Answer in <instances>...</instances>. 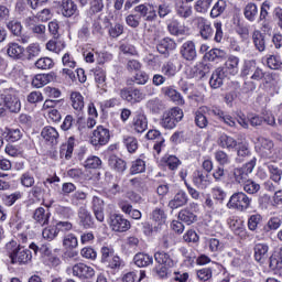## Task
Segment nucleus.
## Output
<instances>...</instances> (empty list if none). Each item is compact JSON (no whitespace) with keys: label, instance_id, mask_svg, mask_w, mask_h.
<instances>
[{"label":"nucleus","instance_id":"nucleus-1","mask_svg":"<svg viewBox=\"0 0 282 282\" xmlns=\"http://www.w3.org/2000/svg\"><path fill=\"white\" fill-rule=\"evenodd\" d=\"M11 263H19L20 265H25L32 261V251L24 247L19 246L17 241L11 240L6 246Z\"/></svg>","mask_w":282,"mask_h":282},{"label":"nucleus","instance_id":"nucleus-2","mask_svg":"<svg viewBox=\"0 0 282 282\" xmlns=\"http://www.w3.org/2000/svg\"><path fill=\"white\" fill-rule=\"evenodd\" d=\"M4 111L11 113H19L21 111V99L17 95L1 94L0 95V116H3Z\"/></svg>","mask_w":282,"mask_h":282},{"label":"nucleus","instance_id":"nucleus-3","mask_svg":"<svg viewBox=\"0 0 282 282\" xmlns=\"http://www.w3.org/2000/svg\"><path fill=\"white\" fill-rule=\"evenodd\" d=\"M257 166V161L252 159L250 162L246 163L242 167H236L232 171L231 177L236 184H243L250 180V174L254 171Z\"/></svg>","mask_w":282,"mask_h":282},{"label":"nucleus","instance_id":"nucleus-4","mask_svg":"<svg viewBox=\"0 0 282 282\" xmlns=\"http://www.w3.org/2000/svg\"><path fill=\"white\" fill-rule=\"evenodd\" d=\"M184 118V112L180 108H173L163 113L161 126L163 129H175L177 122Z\"/></svg>","mask_w":282,"mask_h":282},{"label":"nucleus","instance_id":"nucleus-5","mask_svg":"<svg viewBox=\"0 0 282 282\" xmlns=\"http://www.w3.org/2000/svg\"><path fill=\"white\" fill-rule=\"evenodd\" d=\"M251 199L246 195V193L238 192L235 193L227 203V208H235L236 210H239L240 213H243V210H248L250 208Z\"/></svg>","mask_w":282,"mask_h":282},{"label":"nucleus","instance_id":"nucleus-6","mask_svg":"<svg viewBox=\"0 0 282 282\" xmlns=\"http://www.w3.org/2000/svg\"><path fill=\"white\" fill-rule=\"evenodd\" d=\"M110 138L109 129L104 126H98L90 135V144H93V147H105Z\"/></svg>","mask_w":282,"mask_h":282},{"label":"nucleus","instance_id":"nucleus-7","mask_svg":"<svg viewBox=\"0 0 282 282\" xmlns=\"http://www.w3.org/2000/svg\"><path fill=\"white\" fill-rule=\"evenodd\" d=\"M109 227L113 232H127L131 228V223L122 215L112 214L109 218Z\"/></svg>","mask_w":282,"mask_h":282},{"label":"nucleus","instance_id":"nucleus-8","mask_svg":"<svg viewBox=\"0 0 282 282\" xmlns=\"http://www.w3.org/2000/svg\"><path fill=\"white\" fill-rule=\"evenodd\" d=\"M72 272L73 276H77L78 279H93L96 275L94 268L82 262L74 264Z\"/></svg>","mask_w":282,"mask_h":282},{"label":"nucleus","instance_id":"nucleus-9","mask_svg":"<svg viewBox=\"0 0 282 282\" xmlns=\"http://www.w3.org/2000/svg\"><path fill=\"white\" fill-rule=\"evenodd\" d=\"M120 96L122 100H127V102H141V100H144V93L138 88L129 89L124 88L120 91Z\"/></svg>","mask_w":282,"mask_h":282},{"label":"nucleus","instance_id":"nucleus-10","mask_svg":"<svg viewBox=\"0 0 282 282\" xmlns=\"http://www.w3.org/2000/svg\"><path fill=\"white\" fill-rule=\"evenodd\" d=\"M134 12H138L145 21H155L158 19L155 8L151 4H139L134 8Z\"/></svg>","mask_w":282,"mask_h":282},{"label":"nucleus","instance_id":"nucleus-11","mask_svg":"<svg viewBox=\"0 0 282 282\" xmlns=\"http://www.w3.org/2000/svg\"><path fill=\"white\" fill-rule=\"evenodd\" d=\"M56 80V75L54 73L50 74H37L32 80L33 87L36 89H41V87H45L48 83H54Z\"/></svg>","mask_w":282,"mask_h":282},{"label":"nucleus","instance_id":"nucleus-12","mask_svg":"<svg viewBox=\"0 0 282 282\" xmlns=\"http://www.w3.org/2000/svg\"><path fill=\"white\" fill-rule=\"evenodd\" d=\"M186 204H188V196L186 195V192L180 191L175 194L173 199L169 202V208L175 210L182 208V206H186Z\"/></svg>","mask_w":282,"mask_h":282},{"label":"nucleus","instance_id":"nucleus-13","mask_svg":"<svg viewBox=\"0 0 282 282\" xmlns=\"http://www.w3.org/2000/svg\"><path fill=\"white\" fill-rule=\"evenodd\" d=\"M181 54L185 61H195L197 56V50L193 41L185 42L181 47Z\"/></svg>","mask_w":282,"mask_h":282},{"label":"nucleus","instance_id":"nucleus-14","mask_svg":"<svg viewBox=\"0 0 282 282\" xmlns=\"http://www.w3.org/2000/svg\"><path fill=\"white\" fill-rule=\"evenodd\" d=\"M193 183L197 186V188L204 191L210 186V178L207 173L196 171L193 176Z\"/></svg>","mask_w":282,"mask_h":282},{"label":"nucleus","instance_id":"nucleus-15","mask_svg":"<svg viewBox=\"0 0 282 282\" xmlns=\"http://www.w3.org/2000/svg\"><path fill=\"white\" fill-rule=\"evenodd\" d=\"M93 210L97 221H105V200L98 196L93 197Z\"/></svg>","mask_w":282,"mask_h":282},{"label":"nucleus","instance_id":"nucleus-16","mask_svg":"<svg viewBox=\"0 0 282 282\" xmlns=\"http://www.w3.org/2000/svg\"><path fill=\"white\" fill-rule=\"evenodd\" d=\"M254 250V259L258 263H265L268 261V251L270 247L265 243H257L253 248Z\"/></svg>","mask_w":282,"mask_h":282},{"label":"nucleus","instance_id":"nucleus-17","mask_svg":"<svg viewBox=\"0 0 282 282\" xmlns=\"http://www.w3.org/2000/svg\"><path fill=\"white\" fill-rule=\"evenodd\" d=\"M132 127L137 133H144V131L149 128V121L147 120V116L142 113L137 115L133 118Z\"/></svg>","mask_w":282,"mask_h":282},{"label":"nucleus","instance_id":"nucleus-18","mask_svg":"<svg viewBox=\"0 0 282 282\" xmlns=\"http://www.w3.org/2000/svg\"><path fill=\"white\" fill-rule=\"evenodd\" d=\"M41 135L45 142H50V144L58 143V131L54 127H45L43 128Z\"/></svg>","mask_w":282,"mask_h":282},{"label":"nucleus","instance_id":"nucleus-19","mask_svg":"<svg viewBox=\"0 0 282 282\" xmlns=\"http://www.w3.org/2000/svg\"><path fill=\"white\" fill-rule=\"evenodd\" d=\"M218 147L220 149H227V151H232L238 145L237 140L228 134H221L217 140Z\"/></svg>","mask_w":282,"mask_h":282},{"label":"nucleus","instance_id":"nucleus-20","mask_svg":"<svg viewBox=\"0 0 282 282\" xmlns=\"http://www.w3.org/2000/svg\"><path fill=\"white\" fill-rule=\"evenodd\" d=\"M224 78H226V73H224V69L217 68L209 79V85L213 89H219L221 85H224Z\"/></svg>","mask_w":282,"mask_h":282},{"label":"nucleus","instance_id":"nucleus-21","mask_svg":"<svg viewBox=\"0 0 282 282\" xmlns=\"http://www.w3.org/2000/svg\"><path fill=\"white\" fill-rule=\"evenodd\" d=\"M198 30L205 41L213 36V26H210V22L204 18H198Z\"/></svg>","mask_w":282,"mask_h":282},{"label":"nucleus","instance_id":"nucleus-22","mask_svg":"<svg viewBox=\"0 0 282 282\" xmlns=\"http://www.w3.org/2000/svg\"><path fill=\"white\" fill-rule=\"evenodd\" d=\"M154 259L156 263L160 265H165V268H174L175 261H173V258L164 251H158L154 253Z\"/></svg>","mask_w":282,"mask_h":282},{"label":"nucleus","instance_id":"nucleus-23","mask_svg":"<svg viewBox=\"0 0 282 282\" xmlns=\"http://www.w3.org/2000/svg\"><path fill=\"white\" fill-rule=\"evenodd\" d=\"M148 140H158L154 144L153 149L156 151V153H161L162 149H164V139L162 138V133H160L159 130H150L147 135Z\"/></svg>","mask_w":282,"mask_h":282},{"label":"nucleus","instance_id":"nucleus-24","mask_svg":"<svg viewBox=\"0 0 282 282\" xmlns=\"http://www.w3.org/2000/svg\"><path fill=\"white\" fill-rule=\"evenodd\" d=\"M33 219L40 226H46V224H50V212H46L43 207H39L33 214Z\"/></svg>","mask_w":282,"mask_h":282},{"label":"nucleus","instance_id":"nucleus-25","mask_svg":"<svg viewBox=\"0 0 282 282\" xmlns=\"http://www.w3.org/2000/svg\"><path fill=\"white\" fill-rule=\"evenodd\" d=\"M229 227L240 239H246V228L243 227V220L232 218L229 221Z\"/></svg>","mask_w":282,"mask_h":282},{"label":"nucleus","instance_id":"nucleus-26","mask_svg":"<svg viewBox=\"0 0 282 282\" xmlns=\"http://www.w3.org/2000/svg\"><path fill=\"white\" fill-rule=\"evenodd\" d=\"M175 47H177V43L170 37H165L158 44L156 50L160 54H167V52H173Z\"/></svg>","mask_w":282,"mask_h":282},{"label":"nucleus","instance_id":"nucleus-27","mask_svg":"<svg viewBox=\"0 0 282 282\" xmlns=\"http://www.w3.org/2000/svg\"><path fill=\"white\" fill-rule=\"evenodd\" d=\"M260 151L262 155H265L267 158H270L272 155V149H274V143L272 140L260 137L258 139Z\"/></svg>","mask_w":282,"mask_h":282},{"label":"nucleus","instance_id":"nucleus-28","mask_svg":"<svg viewBox=\"0 0 282 282\" xmlns=\"http://www.w3.org/2000/svg\"><path fill=\"white\" fill-rule=\"evenodd\" d=\"M225 69L231 76H235L239 73V57L235 55H230L227 61L225 62Z\"/></svg>","mask_w":282,"mask_h":282},{"label":"nucleus","instance_id":"nucleus-29","mask_svg":"<svg viewBox=\"0 0 282 282\" xmlns=\"http://www.w3.org/2000/svg\"><path fill=\"white\" fill-rule=\"evenodd\" d=\"M108 164L110 169H112L117 173H124V171H127V163L124 162V160L116 155L109 158Z\"/></svg>","mask_w":282,"mask_h":282},{"label":"nucleus","instance_id":"nucleus-30","mask_svg":"<svg viewBox=\"0 0 282 282\" xmlns=\"http://www.w3.org/2000/svg\"><path fill=\"white\" fill-rule=\"evenodd\" d=\"M119 207L121 208L122 213L126 215H130L132 219H142V213L138 209H133V206L127 202H120Z\"/></svg>","mask_w":282,"mask_h":282},{"label":"nucleus","instance_id":"nucleus-31","mask_svg":"<svg viewBox=\"0 0 282 282\" xmlns=\"http://www.w3.org/2000/svg\"><path fill=\"white\" fill-rule=\"evenodd\" d=\"M25 52V48L23 46L17 44V43H9L7 54L11 58H23V53Z\"/></svg>","mask_w":282,"mask_h":282},{"label":"nucleus","instance_id":"nucleus-32","mask_svg":"<svg viewBox=\"0 0 282 282\" xmlns=\"http://www.w3.org/2000/svg\"><path fill=\"white\" fill-rule=\"evenodd\" d=\"M78 10V7L72 0L62 1V14L63 17H74Z\"/></svg>","mask_w":282,"mask_h":282},{"label":"nucleus","instance_id":"nucleus-33","mask_svg":"<svg viewBox=\"0 0 282 282\" xmlns=\"http://www.w3.org/2000/svg\"><path fill=\"white\" fill-rule=\"evenodd\" d=\"M70 102L75 111H83V109L85 108V99L83 98V95H80V93L78 91H74L70 94Z\"/></svg>","mask_w":282,"mask_h":282},{"label":"nucleus","instance_id":"nucleus-34","mask_svg":"<svg viewBox=\"0 0 282 282\" xmlns=\"http://www.w3.org/2000/svg\"><path fill=\"white\" fill-rule=\"evenodd\" d=\"M133 261L138 268H147V265H151L153 263V257L147 253H137Z\"/></svg>","mask_w":282,"mask_h":282},{"label":"nucleus","instance_id":"nucleus-35","mask_svg":"<svg viewBox=\"0 0 282 282\" xmlns=\"http://www.w3.org/2000/svg\"><path fill=\"white\" fill-rule=\"evenodd\" d=\"M253 44L258 52H265V36L261 31H254L252 34Z\"/></svg>","mask_w":282,"mask_h":282},{"label":"nucleus","instance_id":"nucleus-36","mask_svg":"<svg viewBox=\"0 0 282 282\" xmlns=\"http://www.w3.org/2000/svg\"><path fill=\"white\" fill-rule=\"evenodd\" d=\"M73 153H74V139L73 137H70L68 139V142L61 147L59 154H61V158H65L66 160H69Z\"/></svg>","mask_w":282,"mask_h":282},{"label":"nucleus","instance_id":"nucleus-37","mask_svg":"<svg viewBox=\"0 0 282 282\" xmlns=\"http://www.w3.org/2000/svg\"><path fill=\"white\" fill-rule=\"evenodd\" d=\"M2 135H4V138H7L10 142H17L21 140L23 133H21L20 129L4 128Z\"/></svg>","mask_w":282,"mask_h":282},{"label":"nucleus","instance_id":"nucleus-38","mask_svg":"<svg viewBox=\"0 0 282 282\" xmlns=\"http://www.w3.org/2000/svg\"><path fill=\"white\" fill-rule=\"evenodd\" d=\"M178 219L180 221L187 224V226H191V224H195V221H197V216L188 209H182L178 213Z\"/></svg>","mask_w":282,"mask_h":282},{"label":"nucleus","instance_id":"nucleus-39","mask_svg":"<svg viewBox=\"0 0 282 282\" xmlns=\"http://www.w3.org/2000/svg\"><path fill=\"white\" fill-rule=\"evenodd\" d=\"M161 162L163 166H166L167 169H170V171L177 170L180 164H182V161H180V159H177V156L175 155L165 156L162 159Z\"/></svg>","mask_w":282,"mask_h":282},{"label":"nucleus","instance_id":"nucleus-40","mask_svg":"<svg viewBox=\"0 0 282 282\" xmlns=\"http://www.w3.org/2000/svg\"><path fill=\"white\" fill-rule=\"evenodd\" d=\"M79 221L84 228H91L94 226V219L91 218V214L87 212V209L82 208L78 213Z\"/></svg>","mask_w":282,"mask_h":282},{"label":"nucleus","instance_id":"nucleus-41","mask_svg":"<svg viewBox=\"0 0 282 282\" xmlns=\"http://www.w3.org/2000/svg\"><path fill=\"white\" fill-rule=\"evenodd\" d=\"M204 113H207V112L206 110H203V107H200L195 112V123L199 127V129H206L208 127V119Z\"/></svg>","mask_w":282,"mask_h":282},{"label":"nucleus","instance_id":"nucleus-42","mask_svg":"<svg viewBox=\"0 0 282 282\" xmlns=\"http://www.w3.org/2000/svg\"><path fill=\"white\" fill-rule=\"evenodd\" d=\"M43 239H46V241H54L56 237H58V228L56 225H51L43 229L42 231Z\"/></svg>","mask_w":282,"mask_h":282},{"label":"nucleus","instance_id":"nucleus-43","mask_svg":"<svg viewBox=\"0 0 282 282\" xmlns=\"http://www.w3.org/2000/svg\"><path fill=\"white\" fill-rule=\"evenodd\" d=\"M176 12L183 19H188L193 14V7L186 2H182V0L177 4Z\"/></svg>","mask_w":282,"mask_h":282},{"label":"nucleus","instance_id":"nucleus-44","mask_svg":"<svg viewBox=\"0 0 282 282\" xmlns=\"http://www.w3.org/2000/svg\"><path fill=\"white\" fill-rule=\"evenodd\" d=\"M228 4H226L225 0H218L212 11H210V17H213V19H217V17H221V14H224V12H226V8Z\"/></svg>","mask_w":282,"mask_h":282},{"label":"nucleus","instance_id":"nucleus-45","mask_svg":"<svg viewBox=\"0 0 282 282\" xmlns=\"http://www.w3.org/2000/svg\"><path fill=\"white\" fill-rule=\"evenodd\" d=\"M46 50H48V52H54L55 54H61V52L65 50V44L59 40H50L46 43Z\"/></svg>","mask_w":282,"mask_h":282},{"label":"nucleus","instance_id":"nucleus-46","mask_svg":"<svg viewBox=\"0 0 282 282\" xmlns=\"http://www.w3.org/2000/svg\"><path fill=\"white\" fill-rule=\"evenodd\" d=\"M147 171V164L142 159H138L132 162V165L130 167L131 175H138L139 173H144Z\"/></svg>","mask_w":282,"mask_h":282},{"label":"nucleus","instance_id":"nucleus-47","mask_svg":"<svg viewBox=\"0 0 282 282\" xmlns=\"http://www.w3.org/2000/svg\"><path fill=\"white\" fill-rule=\"evenodd\" d=\"M259 14V9L257 8V4L254 3H248L245 7V17L248 19V21H253L257 19V15Z\"/></svg>","mask_w":282,"mask_h":282},{"label":"nucleus","instance_id":"nucleus-48","mask_svg":"<svg viewBox=\"0 0 282 282\" xmlns=\"http://www.w3.org/2000/svg\"><path fill=\"white\" fill-rule=\"evenodd\" d=\"M152 221H155L158 226H162L166 221V214L164 209L155 208L151 214Z\"/></svg>","mask_w":282,"mask_h":282},{"label":"nucleus","instance_id":"nucleus-49","mask_svg":"<svg viewBox=\"0 0 282 282\" xmlns=\"http://www.w3.org/2000/svg\"><path fill=\"white\" fill-rule=\"evenodd\" d=\"M37 69H52L54 67V61L50 57H41L35 62Z\"/></svg>","mask_w":282,"mask_h":282},{"label":"nucleus","instance_id":"nucleus-50","mask_svg":"<svg viewBox=\"0 0 282 282\" xmlns=\"http://www.w3.org/2000/svg\"><path fill=\"white\" fill-rule=\"evenodd\" d=\"M63 246L68 250L78 248V238H76V236H74L73 234H68L67 236L64 237Z\"/></svg>","mask_w":282,"mask_h":282},{"label":"nucleus","instance_id":"nucleus-51","mask_svg":"<svg viewBox=\"0 0 282 282\" xmlns=\"http://www.w3.org/2000/svg\"><path fill=\"white\" fill-rule=\"evenodd\" d=\"M210 6H213V0H196L194 9L196 12L205 13L208 12Z\"/></svg>","mask_w":282,"mask_h":282},{"label":"nucleus","instance_id":"nucleus-52","mask_svg":"<svg viewBox=\"0 0 282 282\" xmlns=\"http://www.w3.org/2000/svg\"><path fill=\"white\" fill-rule=\"evenodd\" d=\"M167 28L169 32L172 33L174 36H180L186 32L184 30V25L180 24V22L177 21H172Z\"/></svg>","mask_w":282,"mask_h":282},{"label":"nucleus","instance_id":"nucleus-53","mask_svg":"<svg viewBox=\"0 0 282 282\" xmlns=\"http://www.w3.org/2000/svg\"><path fill=\"white\" fill-rule=\"evenodd\" d=\"M268 169L270 173V180H272V182H275V184H279L282 177V170L275 165H269Z\"/></svg>","mask_w":282,"mask_h":282},{"label":"nucleus","instance_id":"nucleus-54","mask_svg":"<svg viewBox=\"0 0 282 282\" xmlns=\"http://www.w3.org/2000/svg\"><path fill=\"white\" fill-rule=\"evenodd\" d=\"M261 186L257 184L254 181L250 178L243 183V191L249 193V195H254V193H259Z\"/></svg>","mask_w":282,"mask_h":282},{"label":"nucleus","instance_id":"nucleus-55","mask_svg":"<svg viewBox=\"0 0 282 282\" xmlns=\"http://www.w3.org/2000/svg\"><path fill=\"white\" fill-rule=\"evenodd\" d=\"M123 142L129 153H135L138 151V139L135 137H124Z\"/></svg>","mask_w":282,"mask_h":282},{"label":"nucleus","instance_id":"nucleus-56","mask_svg":"<svg viewBox=\"0 0 282 282\" xmlns=\"http://www.w3.org/2000/svg\"><path fill=\"white\" fill-rule=\"evenodd\" d=\"M163 94L167 96V98H171L174 102H182V96L177 90L173 89L172 87H165L163 88Z\"/></svg>","mask_w":282,"mask_h":282},{"label":"nucleus","instance_id":"nucleus-57","mask_svg":"<svg viewBox=\"0 0 282 282\" xmlns=\"http://www.w3.org/2000/svg\"><path fill=\"white\" fill-rule=\"evenodd\" d=\"M226 56V51L219 48H213L206 53V58L208 61H217V58H224Z\"/></svg>","mask_w":282,"mask_h":282},{"label":"nucleus","instance_id":"nucleus-58","mask_svg":"<svg viewBox=\"0 0 282 282\" xmlns=\"http://www.w3.org/2000/svg\"><path fill=\"white\" fill-rule=\"evenodd\" d=\"M267 65L270 69H281V58L276 55H270L267 58Z\"/></svg>","mask_w":282,"mask_h":282},{"label":"nucleus","instance_id":"nucleus-59","mask_svg":"<svg viewBox=\"0 0 282 282\" xmlns=\"http://www.w3.org/2000/svg\"><path fill=\"white\" fill-rule=\"evenodd\" d=\"M28 58H34L41 54V45L39 43H32L26 47Z\"/></svg>","mask_w":282,"mask_h":282},{"label":"nucleus","instance_id":"nucleus-60","mask_svg":"<svg viewBox=\"0 0 282 282\" xmlns=\"http://www.w3.org/2000/svg\"><path fill=\"white\" fill-rule=\"evenodd\" d=\"M28 102L30 105H36L37 102H43L44 97L41 91H31L26 97Z\"/></svg>","mask_w":282,"mask_h":282},{"label":"nucleus","instance_id":"nucleus-61","mask_svg":"<svg viewBox=\"0 0 282 282\" xmlns=\"http://www.w3.org/2000/svg\"><path fill=\"white\" fill-rule=\"evenodd\" d=\"M203 111L207 112L208 116H215L216 118H218L219 120H221L224 118V116L226 113H224V111H221V109H219L218 107H206V106H203Z\"/></svg>","mask_w":282,"mask_h":282},{"label":"nucleus","instance_id":"nucleus-62","mask_svg":"<svg viewBox=\"0 0 282 282\" xmlns=\"http://www.w3.org/2000/svg\"><path fill=\"white\" fill-rule=\"evenodd\" d=\"M20 182L25 188H32L34 186V176L26 172L21 175Z\"/></svg>","mask_w":282,"mask_h":282},{"label":"nucleus","instance_id":"nucleus-63","mask_svg":"<svg viewBox=\"0 0 282 282\" xmlns=\"http://www.w3.org/2000/svg\"><path fill=\"white\" fill-rule=\"evenodd\" d=\"M133 82L137 85H147L149 83V74L140 70V72L135 73V75L133 76Z\"/></svg>","mask_w":282,"mask_h":282},{"label":"nucleus","instance_id":"nucleus-64","mask_svg":"<svg viewBox=\"0 0 282 282\" xmlns=\"http://www.w3.org/2000/svg\"><path fill=\"white\" fill-rule=\"evenodd\" d=\"M270 268L271 270H274V274H278V276H282V263L279 262L276 258H270Z\"/></svg>","mask_w":282,"mask_h":282}]
</instances>
